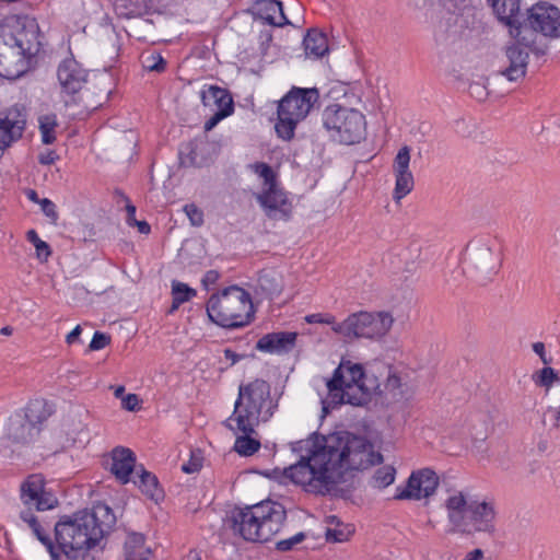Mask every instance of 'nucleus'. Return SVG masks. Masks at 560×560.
Instances as JSON below:
<instances>
[{"mask_svg": "<svg viewBox=\"0 0 560 560\" xmlns=\"http://www.w3.org/2000/svg\"><path fill=\"white\" fill-rule=\"evenodd\" d=\"M305 55L318 59L328 52V39L326 35L316 28H311L303 39Z\"/></svg>", "mask_w": 560, "mask_h": 560, "instance_id": "7c9ffc66", "label": "nucleus"}, {"mask_svg": "<svg viewBox=\"0 0 560 560\" xmlns=\"http://www.w3.org/2000/svg\"><path fill=\"white\" fill-rule=\"evenodd\" d=\"M256 513L259 515V542L268 541L278 534L287 518L284 506L271 500L257 503Z\"/></svg>", "mask_w": 560, "mask_h": 560, "instance_id": "dca6fc26", "label": "nucleus"}, {"mask_svg": "<svg viewBox=\"0 0 560 560\" xmlns=\"http://www.w3.org/2000/svg\"><path fill=\"white\" fill-rule=\"evenodd\" d=\"M533 380L536 385L546 387L547 389H549L555 383L560 382L558 372L550 366L542 368L540 371L533 375Z\"/></svg>", "mask_w": 560, "mask_h": 560, "instance_id": "58836bf2", "label": "nucleus"}, {"mask_svg": "<svg viewBox=\"0 0 560 560\" xmlns=\"http://www.w3.org/2000/svg\"><path fill=\"white\" fill-rule=\"evenodd\" d=\"M296 339L294 331H273L259 338L255 349L270 354H285L293 350Z\"/></svg>", "mask_w": 560, "mask_h": 560, "instance_id": "412c9836", "label": "nucleus"}, {"mask_svg": "<svg viewBox=\"0 0 560 560\" xmlns=\"http://www.w3.org/2000/svg\"><path fill=\"white\" fill-rule=\"evenodd\" d=\"M306 322L310 324L313 323H325V324H336L334 317H328L326 319L323 318L322 314H311L305 317Z\"/></svg>", "mask_w": 560, "mask_h": 560, "instance_id": "13d9d810", "label": "nucleus"}, {"mask_svg": "<svg viewBox=\"0 0 560 560\" xmlns=\"http://www.w3.org/2000/svg\"><path fill=\"white\" fill-rule=\"evenodd\" d=\"M8 438L13 443L27 444L36 433V429L22 416L16 412L9 419Z\"/></svg>", "mask_w": 560, "mask_h": 560, "instance_id": "bb28decb", "label": "nucleus"}, {"mask_svg": "<svg viewBox=\"0 0 560 560\" xmlns=\"http://www.w3.org/2000/svg\"><path fill=\"white\" fill-rule=\"evenodd\" d=\"M258 202L266 210V214L275 220H289L292 206L285 192L276 186L266 188L257 197Z\"/></svg>", "mask_w": 560, "mask_h": 560, "instance_id": "6ab92c4d", "label": "nucleus"}, {"mask_svg": "<svg viewBox=\"0 0 560 560\" xmlns=\"http://www.w3.org/2000/svg\"><path fill=\"white\" fill-rule=\"evenodd\" d=\"M28 525L34 536L45 546L50 560L79 559L85 551L101 546L116 524L112 509L98 503L91 510H81L72 515H62L54 526V539L40 525L36 515L20 517Z\"/></svg>", "mask_w": 560, "mask_h": 560, "instance_id": "f03ea898", "label": "nucleus"}, {"mask_svg": "<svg viewBox=\"0 0 560 560\" xmlns=\"http://www.w3.org/2000/svg\"><path fill=\"white\" fill-rule=\"evenodd\" d=\"M180 165L188 167V166H200V163L197 161V153L195 148H192L191 144H189V152L183 156L180 154Z\"/></svg>", "mask_w": 560, "mask_h": 560, "instance_id": "8fccbe9b", "label": "nucleus"}, {"mask_svg": "<svg viewBox=\"0 0 560 560\" xmlns=\"http://www.w3.org/2000/svg\"><path fill=\"white\" fill-rule=\"evenodd\" d=\"M306 538V535L305 533L303 532H300L298 534H295L294 536L290 537V538H287V539H282V540H279L277 544H276V549L278 551H281V552H285V551H290L292 550L298 544H301L302 541H304Z\"/></svg>", "mask_w": 560, "mask_h": 560, "instance_id": "37998d69", "label": "nucleus"}, {"mask_svg": "<svg viewBox=\"0 0 560 560\" xmlns=\"http://www.w3.org/2000/svg\"><path fill=\"white\" fill-rule=\"evenodd\" d=\"M57 78L62 91L73 95L86 83L88 72L75 59L67 58L59 65Z\"/></svg>", "mask_w": 560, "mask_h": 560, "instance_id": "aec40b11", "label": "nucleus"}, {"mask_svg": "<svg viewBox=\"0 0 560 560\" xmlns=\"http://www.w3.org/2000/svg\"><path fill=\"white\" fill-rule=\"evenodd\" d=\"M26 238L32 243L36 249V257L40 262H46L51 256V248L49 244L39 238L35 230H30L26 233Z\"/></svg>", "mask_w": 560, "mask_h": 560, "instance_id": "4c0bfd02", "label": "nucleus"}, {"mask_svg": "<svg viewBox=\"0 0 560 560\" xmlns=\"http://www.w3.org/2000/svg\"><path fill=\"white\" fill-rule=\"evenodd\" d=\"M533 351L539 355L540 360L542 361L544 364L548 365L552 362V359L551 358H547L546 357V351H545V343L544 342H535L533 343Z\"/></svg>", "mask_w": 560, "mask_h": 560, "instance_id": "6e6d98bb", "label": "nucleus"}, {"mask_svg": "<svg viewBox=\"0 0 560 560\" xmlns=\"http://www.w3.org/2000/svg\"><path fill=\"white\" fill-rule=\"evenodd\" d=\"M207 314L211 322L228 329L247 326L254 307L250 294L238 285H231L210 296Z\"/></svg>", "mask_w": 560, "mask_h": 560, "instance_id": "423d86ee", "label": "nucleus"}, {"mask_svg": "<svg viewBox=\"0 0 560 560\" xmlns=\"http://www.w3.org/2000/svg\"><path fill=\"white\" fill-rule=\"evenodd\" d=\"M394 318L388 312H358L343 322L335 324L332 330L346 338L378 339L392 328Z\"/></svg>", "mask_w": 560, "mask_h": 560, "instance_id": "9d476101", "label": "nucleus"}, {"mask_svg": "<svg viewBox=\"0 0 560 560\" xmlns=\"http://www.w3.org/2000/svg\"><path fill=\"white\" fill-rule=\"evenodd\" d=\"M197 295V291L190 288L188 284L173 281L172 282V308L171 312L177 310L183 303L188 302L190 299Z\"/></svg>", "mask_w": 560, "mask_h": 560, "instance_id": "f704fd0d", "label": "nucleus"}, {"mask_svg": "<svg viewBox=\"0 0 560 560\" xmlns=\"http://www.w3.org/2000/svg\"><path fill=\"white\" fill-rule=\"evenodd\" d=\"M20 502V517L52 510L58 505V499L46 489V480L42 474H32L21 483Z\"/></svg>", "mask_w": 560, "mask_h": 560, "instance_id": "f8f14e48", "label": "nucleus"}, {"mask_svg": "<svg viewBox=\"0 0 560 560\" xmlns=\"http://www.w3.org/2000/svg\"><path fill=\"white\" fill-rule=\"evenodd\" d=\"M326 535H327V540H330L331 537H332L334 541H342L343 540L341 532L328 529Z\"/></svg>", "mask_w": 560, "mask_h": 560, "instance_id": "69168bd1", "label": "nucleus"}, {"mask_svg": "<svg viewBox=\"0 0 560 560\" xmlns=\"http://www.w3.org/2000/svg\"><path fill=\"white\" fill-rule=\"evenodd\" d=\"M220 279V273L219 271L214 270V269H211V270H208L202 280H201V283L203 285V288L206 290H208L210 288V285L217 283V281Z\"/></svg>", "mask_w": 560, "mask_h": 560, "instance_id": "603ef678", "label": "nucleus"}, {"mask_svg": "<svg viewBox=\"0 0 560 560\" xmlns=\"http://www.w3.org/2000/svg\"><path fill=\"white\" fill-rule=\"evenodd\" d=\"M125 560H149L151 549L145 547V536L131 532L127 535L124 545Z\"/></svg>", "mask_w": 560, "mask_h": 560, "instance_id": "c756f323", "label": "nucleus"}, {"mask_svg": "<svg viewBox=\"0 0 560 560\" xmlns=\"http://www.w3.org/2000/svg\"><path fill=\"white\" fill-rule=\"evenodd\" d=\"M21 413L36 429V433H39V425L51 415L44 399L30 401Z\"/></svg>", "mask_w": 560, "mask_h": 560, "instance_id": "2f4dec72", "label": "nucleus"}, {"mask_svg": "<svg viewBox=\"0 0 560 560\" xmlns=\"http://www.w3.org/2000/svg\"><path fill=\"white\" fill-rule=\"evenodd\" d=\"M110 340L112 338L109 335L102 331H95L89 345V350L97 351L104 349L106 346L110 343Z\"/></svg>", "mask_w": 560, "mask_h": 560, "instance_id": "49530a36", "label": "nucleus"}, {"mask_svg": "<svg viewBox=\"0 0 560 560\" xmlns=\"http://www.w3.org/2000/svg\"><path fill=\"white\" fill-rule=\"evenodd\" d=\"M203 457L200 451L191 452L190 458L187 463L183 464L182 470L185 474H195L202 468Z\"/></svg>", "mask_w": 560, "mask_h": 560, "instance_id": "c03bdc74", "label": "nucleus"}, {"mask_svg": "<svg viewBox=\"0 0 560 560\" xmlns=\"http://www.w3.org/2000/svg\"><path fill=\"white\" fill-rule=\"evenodd\" d=\"M184 211L188 217L191 225L201 226L205 222L203 212L196 205L189 203L184 207Z\"/></svg>", "mask_w": 560, "mask_h": 560, "instance_id": "a18cd8bd", "label": "nucleus"}, {"mask_svg": "<svg viewBox=\"0 0 560 560\" xmlns=\"http://www.w3.org/2000/svg\"><path fill=\"white\" fill-rule=\"evenodd\" d=\"M37 25L34 21L0 26V77L15 80L31 68L32 59L39 51Z\"/></svg>", "mask_w": 560, "mask_h": 560, "instance_id": "7ed1b4c3", "label": "nucleus"}, {"mask_svg": "<svg viewBox=\"0 0 560 560\" xmlns=\"http://www.w3.org/2000/svg\"><path fill=\"white\" fill-rule=\"evenodd\" d=\"M201 102L205 106H217V112L228 113V116L234 112L233 97L229 90L218 86L209 85L207 90L200 92Z\"/></svg>", "mask_w": 560, "mask_h": 560, "instance_id": "a878e982", "label": "nucleus"}, {"mask_svg": "<svg viewBox=\"0 0 560 560\" xmlns=\"http://www.w3.org/2000/svg\"><path fill=\"white\" fill-rule=\"evenodd\" d=\"M138 480L133 482L138 486L140 491L150 500L160 502L164 499V490L160 486L158 477L151 471L147 470L143 465L137 469Z\"/></svg>", "mask_w": 560, "mask_h": 560, "instance_id": "cd10ccee", "label": "nucleus"}, {"mask_svg": "<svg viewBox=\"0 0 560 560\" xmlns=\"http://www.w3.org/2000/svg\"><path fill=\"white\" fill-rule=\"evenodd\" d=\"M439 486V476L430 468L413 471L405 486L396 489L395 500H420L432 495Z\"/></svg>", "mask_w": 560, "mask_h": 560, "instance_id": "ddd939ff", "label": "nucleus"}, {"mask_svg": "<svg viewBox=\"0 0 560 560\" xmlns=\"http://www.w3.org/2000/svg\"><path fill=\"white\" fill-rule=\"evenodd\" d=\"M328 435H322L316 432L312 433L308 439L301 440L292 443L293 452H302L303 450L307 451L306 456H313L314 452L324 450V445H326V440Z\"/></svg>", "mask_w": 560, "mask_h": 560, "instance_id": "72a5a7b5", "label": "nucleus"}, {"mask_svg": "<svg viewBox=\"0 0 560 560\" xmlns=\"http://www.w3.org/2000/svg\"><path fill=\"white\" fill-rule=\"evenodd\" d=\"M126 210H127V223L132 226L135 221H137L136 217H135L136 215V207L133 205L128 203L126 206Z\"/></svg>", "mask_w": 560, "mask_h": 560, "instance_id": "052dcab7", "label": "nucleus"}, {"mask_svg": "<svg viewBox=\"0 0 560 560\" xmlns=\"http://www.w3.org/2000/svg\"><path fill=\"white\" fill-rule=\"evenodd\" d=\"M162 0H143L145 11H155L159 9Z\"/></svg>", "mask_w": 560, "mask_h": 560, "instance_id": "e2e57ef3", "label": "nucleus"}, {"mask_svg": "<svg viewBox=\"0 0 560 560\" xmlns=\"http://www.w3.org/2000/svg\"><path fill=\"white\" fill-rule=\"evenodd\" d=\"M365 371L362 364L341 361L326 383L328 389L324 404L336 408L342 404L362 407L369 404L368 390L373 386L364 382Z\"/></svg>", "mask_w": 560, "mask_h": 560, "instance_id": "0eeeda50", "label": "nucleus"}, {"mask_svg": "<svg viewBox=\"0 0 560 560\" xmlns=\"http://www.w3.org/2000/svg\"><path fill=\"white\" fill-rule=\"evenodd\" d=\"M225 522L234 535L247 541H259V515L256 513V504L235 506L226 515Z\"/></svg>", "mask_w": 560, "mask_h": 560, "instance_id": "2eb2a0df", "label": "nucleus"}, {"mask_svg": "<svg viewBox=\"0 0 560 560\" xmlns=\"http://www.w3.org/2000/svg\"><path fill=\"white\" fill-rule=\"evenodd\" d=\"M39 206L44 214L49 218L54 223L58 220V212L56 211V205L48 198H43L39 201Z\"/></svg>", "mask_w": 560, "mask_h": 560, "instance_id": "de8ad7c7", "label": "nucleus"}, {"mask_svg": "<svg viewBox=\"0 0 560 560\" xmlns=\"http://www.w3.org/2000/svg\"><path fill=\"white\" fill-rule=\"evenodd\" d=\"M483 557V552L481 549H475L468 553L467 558L464 560H481Z\"/></svg>", "mask_w": 560, "mask_h": 560, "instance_id": "338daca9", "label": "nucleus"}, {"mask_svg": "<svg viewBox=\"0 0 560 560\" xmlns=\"http://www.w3.org/2000/svg\"><path fill=\"white\" fill-rule=\"evenodd\" d=\"M37 159L38 162L43 165H51L59 159V156L55 151L48 150L44 153H40Z\"/></svg>", "mask_w": 560, "mask_h": 560, "instance_id": "5fc2aeb1", "label": "nucleus"}, {"mask_svg": "<svg viewBox=\"0 0 560 560\" xmlns=\"http://www.w3.org/2000/svg\"><path fill=\"white\" fill-rule=\"evenodd\" d=\"M382 462V454L372 451L364 436L337 431L328 434L324 450H317L313 456L302 455L298 463L284 468L279 481L307 485L320 492L329 491L345 481L347 471L366 469Z\"/></svg>", "mask_w": 560, "mask_h": 560, "instance_id": "f257e3e1", "label": "nucleus"}, {"mask_svg": "<svg viewBox=\"0 0 560 560\" xmlns=\"http://www.w3.org/2000/svg\"><path fill=\"white\" fill-rule=\"evenodd\" d=\"M497 511L493 502L470 501V510L466 515L467 530L460 533L470 534L472 532L493 533L495 530Z\"/></svg>", "mask_w": 560, "mask_h": 560, "instance_id": "f3484780", "label": "nucleus"}, {"mask_svg": "<svg viewBox=\"0 0 560 560\" xmlns=\"http://www.w3.org/2000/svg\"><path fill=\"white\" fill-rule=\"evenodd\" d=\"M271 387L268 382L255 378L248 384H241L238 396L234 404L233 415L224 422L225 427L234 431L231 422L236 421V430L241 432H255L261 421H268L277 404L270 397Z\"/></svg>", "mask_w": 560, "mask_h": 560, "instance_id": "39448f33", "label": "nucleus"}, {"mask_svg": "<svg viewBox=\"0 0 560 560\" xmlns=\"http://www.w3.org/2000/svg\"><path fill=\"white\" fill-rule=\"evenodd\" d=\"M258 287L270 300L279 296L283 290L281 278L271 271H264L259 275Z\"/></svg>", "mask_w": 560, "mask_h": 560, "instance_id": "473e14b6", "label": "nucleus"}, {"mask_svg": "<svg viewBox=\"0 0 560 560\" xmlns=\"http://www.w3.org/2000/svg\"><path fill=\"white\" fill-rule=\"evenodd\" d=\"M322 122L329 136L342 144L350 145L365 139V116L358 109L330 104L322 113Z\"/></svg>", "mask_w": 560, "mask_h": 560, "instance_id": "1a4fd4ad", "label": "nucleus"}, {"mask_svg": "<svg viewBox=\"0 0 560 560\" xmlns=\"http://www.w3.org/2000/svg\"><path fill=\"white\" fill-rule=\"evenodd\" d=\"M110 457V472L122 485L128 483L133 470L139 469V467L136 466L135 453L130 448L117 446L112 451Z\"/></svg>", "mask_w": 560, "mask_h": 560, "instance_id": "5701e85b", "label": "nucleus"}, {"mask_svg": "<svg viewBox=\"0 0 560 560\" xmlns=\"http://www.w3.org/2000/svg\"><path fill=\"white\" fill-rule=\"evenodd\" d=\"M386 390L394 392L398 387H400V377L396 374H388L386 382L384 384Z\"/></svg>", "mask_w": 560, "mask_h": 560, "instance_id": "4d7b16f0", "label": "nucleus"}, {"mask_svg": "<svg viewBox=\"0 0 560 560\" xmlns=\"http://www.w3.org/2000/svg\"><path fill=\"white\" fill-rule=\"evenodd\" d=\"M464 269L477 282L485 284L497 275L501 266L499 253H494L490 241L472 240L464 252Z\"/></svg>", "mask_w": 560, "mask_h": 560, "instance_id": "9b49d317", "label": "nucleus"}, {"mask_svg": "<svg viewBox=\"0 0 560 560\" xmlns=\"http://www.w3.org/2000/svg\"><path fill=\"white\" fill-rule=\"evenodd\" d=\"M133 225L138 228L141 234H149L151 232V226L147 221H135Z\"/></svg>", "mask_w": 560, "mask_h": 560, "instance_id": "680f3d73", "label": "nucleus"}, {"mask_svg": "<svg viewBox=\"0 0 560 560\" xmlns=\"http://www.w3.org/2000/svg\"><path fill=\"white\" fill-rule=\"evenodd\" d=\"M224 357L226 359L231 360L232 364H235L236 362H238L242 359L241 354H237L236 352H234L231 349H225L224 350Z\"/></svg>", "mask_w": 560, "mask_h": 560, "instance_id": "0e129e2a", "label": "nucleus"}, {"mask_svg": "<svg viewBox=\"0 0 560 560\" xmlns=\"http://www.w3.org/2000/svg\"><path fill=\"white\" fill-rule=\"evenodd\" d=\"M25 125L26 119L18 108L9 109L5 116L0 118V150H4L13 141L20 139Z\"/></svg>", "mask_w": 560, "mask_h": 560, "instance_id": "4be33fe9", "label": "nucleus"}, {"mask_svg": "<svg viewBox=\"0 0 560 560\" xmlns=\"http://www.w3.org/2000/svg\"><path fill=\"white\" fill-rule=\"evenodd\" d=\"M25 194H26V197H27L31 201H33V202L38 203V205H39V201H40L42 199L38 197V194L36 192V190H34V189H27Z\"/></svg>", "mask_w": 560, "mask_h": 560, "instance_id": "774afa93", "label": "nucleus"}, {"mask_svg": "<svg viewBox=\"0 0 560 560\" xmlns=\"http://www.w3.org/2000/svg\"><path fill=\"white\" fill-rule=\"evenodd\" d=\"M529 22L549 39L560 38V9L549 2L540 1L526 10Z\"/></svg>", "mask_w": 560, "mask_h": 560, "instance_id": "4468645a", "label": "nucleus"}, {"mask_svg": "<svg viewBox=\"0 0 560 560\" xmlns=\"http://www.w3.org/2000/svg\"><path fill=\"white\" fill-rule=\"evenodd\" d=\"M487 2L503 26L524 14L521 11L522 0H487Z\"/></svg>", "mask_w": 560, "mask_h": 560, "instance_id": "c85d7f7f", "label": "nucleus"}, {"mask_svg": "<svg viewBox=\"0 0 560 560\" xmlns=\"http://www.w3.org/2000/svg\"><path fill=\"white\" fill-rule=\"evenodd\" d=\"M140 402L141 400L136 394H128L121 400L122 408L128 411L138 410L140 408Z\"/></svg>", "mask_w": 560, "mask_h": 560, "instance_id": "09e8293b", "label": "nucleus"}, {"mask_svg": "<svg viewBox=\"0 0 560 560\" xmlns=\"http://www.w3.org/2000/svg\"><path fill=\"white\" fill-rule=\"evenodd\" d=\"M255 174L264 179L266 188L273 187L277 185V175L272 167L265 162H256L250 165Z\"/></svg>", "mask_w": 560, "mask_h": 560, "instance_id": "a19ab883", "label": "nucleus"}, {"mask_svg": "<svg viewBox=\"0 0 560 560\" xmlns=\"http://www.w3.org/2000/svg\"><path fill=\"white\" fill-rule=\"evenodd\" d=\"M255 15L272 26L290 25L283 12L282 3L278 0H257L253 7Z\"/></svg>", "mask_w": 560, "mask_h": 560, "instance_id": "b1692460", "label": "nucleus"}, {"mask_svg": "<svg viewBox=\"0 0 560 560\" xmlns=\"http://www.w3.org/2000/svg\"><path fill=\"white\" fill-rule=\"evenodd\" d=\"M396 470L393 466L380 467L373 476V487L383 489L395 480Z\"/></svg>", "mask_w": 560, "mask_h": 560, "instance_id": "ea45409f", "label": "nucleus"}, {"mask_svg": "<svg viewBox=\"0 0 560 560\" xmlns=\"http://www.w3.org/2000/svg\"><path fill=\"white\" fill-rule=\"evenodd\" d=\"M410 148H400L394 159L393 171L396 177L393 198L396 202L406 197L415 186L413 175L409 170Z\"/></svg>", "mask_w": 560, "mask_h": 560, "instance_id": "a211bd4d", "label": "nucleus"}, {"mask_svg": "<svg viewBox=\"0 0 560 560\" xmlns=\"http://www.w3.org/2000/svg\"><path fill=\"white\" fill-rule=\"evenodd\" d=\"M364 382L368 385L375 387V388H373L371 390H368L369 402L371 401V397H372L373 394L381 395L383 393L382 389H381V384L378 383L377 378L374 377L373 375H368L365 373Z\"/></svg>", "mask_w": 560, "mask_h": 560, "instance_id": "3c124183", "label": "nucleus"}, {"mask_svg": "<svg viewBox=\"0 0 560 560\" xmlns=\"http://www.w3.org/2000/svg\"><path fill=\"white\" fill-rule=\"evenodd\" d=\"M450 523L458 530H467L466 515L470 510V502L462 491L450 495L445 501Z\"/></svg>", "mask_w": 560, "mask_h": 560, "instance_id": "393cba45", "label": "nucleus"}, {"mask_svg": "<svg viewBox=\"0 0 560 560\" xmlns=\"http://www.w3.org/2000/svg\"><path fill=\"white\" fill-rule=\"evenodd\" d=\"M39 130L44 144H51L56 140L55 128L57 127L56 115H45L39 117Z\"/></svg>", "mask_w": 560, "mask_h": 560, "instance_id": "e433bc0d", "label": "nucleus"}, {"mask_svg": "<svg viewBox=\"0 0 560 560\" xmlns=\"http://www.w3.org/2000/svg\"><path fill=\"white\" fill-rule=\"evenodd\" d=\"M244 435L237 436L234 450L242 456H252L255 454L259 447L260 442L254 438H252V434L254 432H242Z\"/></svg>", "mask_w": 560, "mask_h": 560, "instance_id": "c9c22d12", "label": "nucleus"}, {"mask_svg": "<svg viewBox=\"0 0 560 560\" xmlns=\"http://www.w3.org/2000/svg\"><path fill=\"white\" fill-rule=\"evenodd\" d=\"M318 98L316 88L293 86L279 102L275 125L277 136L284 141L292 140L298 124L308 115Z\"/></svg>", "mask_w": 560, "mask_h": 560, "instance_id": "6e6552de", "label": "nucleus"}, {"mask_svg": "<svg viewBox=\"0 0 560 560\" xmlns=\"http://www.w3.org/2000/svg\"><path fill=\"white\" fill-rule=\"evenodd\" d=\"M142 66L148 71L163 72L166 68V61L158 52H149L141 57Z\"/></svg>", "mask_w": 560, "mask_h": 560, "instance_id": "79ce46f5", "label": "nucleus"}, {"mask_svg": "<svg viewBox=\"0 0 560 560\" xmlns=\"http://www.w3.org/2000/svg\"><path fill=\"white\" fill-rule=\"evenodd\" d=\"M81 332H82L81 326L80 325L75 326L74 329L67 335L66 341L69 345L78 341Z\"/></svg>", "mask_w": 560, "mask_h": 560, "instance_id": "bf43d9fd", "label": "nucleus"}, {"mask_svg": "<svg viewBox=\"0 0 560 560\" xmlns=\"http://www.w3.org/2000/svg\"><path fill=\"white\" fill-rule=\"evenodd\" d=\"M505 27L511 37V42L505 46L509 66L501 71V74L509 81H517L526 75L529 55L545 56L548 45L537 27L529 22L526 12Z\"/></svg>", "mask_w": 560, "mask_h": 560, "instance_id": "20e7f679", "label": "nucleus"}, {"mask_svg": "<svg viewBox=\"0 0 560 560\" xmlns=\"http://www.w3.org/2000/svg\"><path fill=\"white\" fill-rule=\"evenodd\" d=\"M229 117L228 113L215 112L206 122L205 131L212 130L222 119Z\"/></svg>", "mask_w": 560, "mask_h": 560, "instance_id": "864d4df0", "label": "nucleus"}]
</instances>
